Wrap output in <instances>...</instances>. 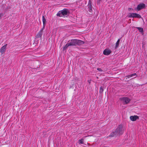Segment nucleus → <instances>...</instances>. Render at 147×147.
<instances>
[{
  "label": "nucleus",
  "mask_w": 147,
  "mask_h": 147,
  "mask_svg": "<svg viewBox=\"0 0 147 147\" xmlns=\"http://www.w3.org/2000/svg\"><path fill=\"white\" fill-rule=\"evenodd\" d=\"M97 70H99V71H100V69L99 68H97Z\"/></svg>",
  "instance_id": "23"
},
{
  "label": "nucleus",
  "mask_w": 147,
  "mask_h": 147,
  "mask_svg": "<svg viewBox=\"0 0 147 147\" xmlns=\"http://www.w3.org/2000/svg\"><path fill=\"white\" fill-rule=\"evenodd\" d=\"M78 142L80 144H83L84 143V139H81V140H78Z\"/></svg>",
  "instance_id": "17"
},
{
  "label": "nucleus",
  "mask_w": 147,
  "mask_h": 147,
  "mask_svg": "<svg viewBox=\"0 0 147 147\" xmlns=\"http://www.w3.org/2000/svg\"><path fill=\"white\" fill-rule=\"evenodd\" d=\"M137 76L136 74V73H134V74H131L127 76V78H131L133 76Z\"/></svg>",
  "instance_id": "14"
},
{
  "label": "nucleus",
  "mask_w": 147,
  "mask_h": 147,
  "mask_svg": "<svg viewBox=\"0 0 147 147\" xmlns=\"http://www.w3.org/2000/svg\"><path fill=\"white\" fill-rule=\"evenodd\" d=\"M130 119L132 121H136L137 119H139V117L137 115L131 116L130 117Z\"/></svg>",
  "instance_id": "8"
},
{
  "label": "nucleus",
  "mask_w": 147,
  "mask_h": 147,
  "mask_svg": "<svg viewBox=\"0 0 147 147\" xmlns=\"http://www.w3.org/2000/svg\"><path fill=\"white\" fill-rule=\"evenodd\" d=\"M42 22L43 25H45L46 23V19L44 16H42Z\"/></svg>",
  "instance_id": "15"
},
{
  "label": "nucleus",
  "mask_w": 147,
  "mask_h": 147,
  "mask_svg": "<svg viewBox=\"0 0 147 147\" xmlns=\"http://www.w3.org/2000/svg\"><path fill=\"white\" fill-rule=\"evenodd\" d=\"M88 82H89V83H90V81H89V80H88Z\"/></svg>",
  "instance_id": "25"
},
{
  "label": "nucleus",
  "mask_w": 147,
  "mask_h": 147,
  "mask_svg": "<svg viewBox=\"0 0 147 147\" xmlns=\"http://www.w3.org/2000/svg\"><path fill=\"white\" fill-rule=\"evenodd\" d=\"M104 147H106V146H104Z\"/></svg>",
  "instance_id": "26"
},
{
  "label": "nucleus",
  "mask_w": 147,
  "mask_h": 147,
  "mask_svg": "<svg viewBox=\"0 0 147 147\" xmlns=\"http://www.w3.org/2000/svg\"><path fill=\"white\" fill-rule=\"evenodd\" d=\"M77 39H72L70 41H68L69 43L70 46H74L76 45H77Z\"/></svg>",
  "instance_id": "6"
},
{
  "label": "nucleus",
  "mask_w": 147,
  "mask_h": 147,
  "mask_svg": "<svg viewBox=\"0 0 147 147\" xmlns=\"http://www.w3.org/2000/svg\"><path fill=\"white\" fill-rule=\"evenodd\" d=\"M120 39H119L117 42H116V44H115V49H117L119 47V42L120 41Z\"/></svg>",
  "instance_id": "12"
},
{
  "label": "nucleus",
  "mask_w": 147,
  "mask_h": 147,
  "mask_svg": "<svg viewBox=\"0 0 147 147\" xmlns=\"http://www.w3.org/2000/svg\"><path fill=\"white\" fill-rule=\"evenodd\" d=\"M45 25H43V28H42L40 30V31L41 32H42V31L43 30L45 29Z\"/></svg>",
  "instance_id": "20"
},
{
  "label": "nucleus",
  "mask_w": 147,
  "mask_h": 147,
  "mask_svg": "<svg viewBox=\"0 0 147 147\" xmlns=\"http://www.w3.org/2000/svg\"><path fill=\"white\" fill-rule=\"evenodd\" d=\"M7 44L3 46L0 49V52L1 54H3L6 49V47Z\"/></svg>",
  "instance_id": "9"
},
{
  "label": "nucleus",
  "mask_w": 147,
  "mask_h": 147,
  "mask_svg": "<svg viewBox=\"0 0 147 147\" xmlns=\"http://www.w3.org/2000/svg\"><path fill=\"white\" fill-rule=\"evenodd\" d=\"M45 25H43V28H42L40 30V31L41 32H42V31L43 30L45 29Z\"/></svg>",
  "instance_id": "19"
},
{
  "label": "nucleus",
  "mask_w": 147,
  "mask_h": 147,
  "mask_svg": "<svg viewBox=\"0 0 147 147\" xmlns=\"http://www.w3.org/2000/svg\"><path fill=\"white\" fill-rule=\"evenodd\" d=\"M68 12V10L67 9H65L59 11L57 14V16L59 17H64L67 15Z\"/></svg>",
  "instance_id": "2"
},
{
  "label": "nucleus",
  "mask_w": 147,
  "mask_h": 147,
  "mask_svg": "<svg viewBox=\"0 0 147 147\" xmlns=\"http://www.w3.org/2000/svg\"><path fill=\"white\" fill-rule=\"evenodd\" d=\"M129 17V18H141V17L140 14L135 13H130Z\"/></svg>",
  "instance_id": "4"
},
{
  "label": "nucleus",
  "mask_w": 147,
  "mask_h": 147,
  "mask_svg": "<svg viewBox=\"0 0 147 147\" xmlns=\"http://www.w3.org/2000/svg\"><path fill=\"white\" fill-rule=\"evenodd\" d=\"M145 6V5L144 3H141L138 5L136 8H135V9L137 11H139L141 9H143Z\"/></svg>",
  "instance_id": "5"
},
{
  "label": "nucleus",
  "mask_w": 147,
  "mask_h": 147,
  "mask_svg": "<svg viewBox=\"0 0 147 147\" xmlns=\"http://www.w3.org/2000/svg\"><path fill=\"white\" fill-rule=\"evenodd\" d=\"M137 29L139 31L141 32H143V29L140 27H137Z\"/></svg>",
  "instance_id": "16"
},
{
  "label": "nucleus",
  "mask_w": 147,
  "mask_h": 147,
  "mask_svg": "<svg viewBox=\"0 0 147 147\" xmlns=\"http://www.w3.org/2000/svg\"><path fill=\"white\" fill-rule=\"evenodd\" d=\"M70 45H69V43L68 42L63 47V51L65 50L67 48L69 47V46Z\"/></svg>",
  "instance_id": "13"
},
{
  "label": "nucleus",
  "mask_w": 147,
  "mask_h": 147,
  "mask_svg": "<svg viewBox=\"0 0 147 147\" xmlns=\"http://www.w3.org/2000/svg\"><path fill=\"white\" fill-rule=\"evenodd\" d=\"M100 90H101V87H100Z\"/></svg>",
  "instance_id": "24"
},
{
  "label": "nucleus",
  "mask_w": 147,
  "mask_h": 147,
  "mask_svg": "<svg viewBox=\"0 0 147 147\" xmlns=\"http://www.w3.org/2000/svg\"><path fill=\"white\" fill-rule=\"evenodd\" d=\"M123 133V126L122 125H119L114 131L111 134L110 136L114 137L117 136L122 135Z\"/></svg>",
  "instance_id": "1"
},
{
  "label": "nucleus",
  "mask_w": 147,
  "mask_h": 147,
  "mask_svg": "<svg viewBox=\"0 0 147 147\" xmlns=\"http://www.w3.org/2000/svg\"><path fill=\"white\" fill-rule=\"evenodd\" d=\"M42 35V32L39 31L38 33L36 35V38H39L41 37Z\"/></svg>",
  "instance_id": "11"
},
{
  "label": "nucleus",
  "mask_w": 147,
  "mask_h": 147,
  "mask_svg": "<svg viewBox=\"0 0 147 147\" xmlns=\"http://www.w3.org/2000/svg\"><path fill=\"white\" fill-rule=\"evenodd\" d=\"M77 45H80L84 43L83 41L80 40H77Z\"/></svg>",
  "instance_id": "10"
},
{
  "label": "nucleus",
  "mask_w": 147,
  "mask_h": 147,
  "mask_svg": "<svg viewBox=\"0 0 147 147\" xmlns=\"http://www.w3.org/2000/svg\"><path fill=\"white\" fill-rule=\"evenodd\" d=\"M120 100L124 105L128 104L130 101V99L129 98L126 97L121 98Z\"/></svg>",
  "instance_id": "3"
},
{
  "label": "nucleus",
  "mask_w": 147,
  "mask_h": 147,
  "mask_svg": "<svg viewBox=\"0 0 147 147\" xmlns=\"http://www.w3.org/2000/svg\"><path fill=\"white\" fill-rule=\"evenodd\" d=\"M3 16V14L2 13H0V18Z\"/></svg>",
  "instance_id": "22"
},
{
  "label": "nucleus",
  "mask_w": 147,
  "mask_h": 147,
  "mask_svg": "<svg viewBox=\"0 0 147 147\" xmlns=\"http://www.w3.org/2000/svg\"><path fill=\"white\" fill-rule=\"evenodd\" d=\"M88 11L90 12H92V8L89 9Z\"/></svg>",
  "instance_id": "21"
},
{
  "label": "nucleus",
  "mask_w": 147,
  "mask_h": 147,
  "mask_svg": "<svg viewBox=\"0 0 147 147\" xmlns=\"http://www.w3.org/2000/svg\"><path fill=\"white\" fill-rule=\"evenodd\" d=\"M88 9L92 8V5L90 1H89L88 3Z\"/></svg>",
  "instance_id": "18"
},
{
  "label": "nucleus",
  "mask_w": 147,
  "mask_h": 147,
  "mask_svg": "<svg viewBox=\"0 0 147 147\" xmlns=\"http://www.w3.org/2000/svg\"><path fill=\"white\" fill-rule=\"evenodd\" d=\"M111 52V50L108 49H105L104 50L103 52V54L106 55H109Z\"/></svg>",
  "instance_id": "7"
}]
</instances>
